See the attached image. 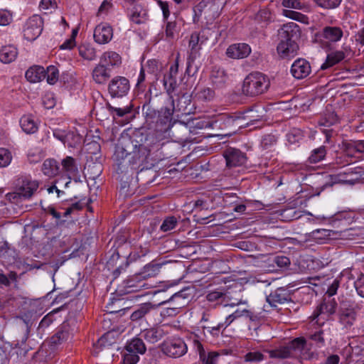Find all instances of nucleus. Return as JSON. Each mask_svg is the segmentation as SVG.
Returning <instances> with one entry per match:
<instances>
[{
	"mask_svg": "<svg viewBox=\"0 0 364 364\" xmlns=\"http://www.w3.org/2000/svg\"><path fill=\"white\" fill-rule=\"evenodd\" d=\"M164 144L156 134L135 131L129 136L123 137L115 147L114 166L121 171H142L149 162L152 151L159 150Z\"/></svg>",
	"mask_w": 364,
	"mask_h": 364,
	"instance_id": "obj_1",
	"label": "nucleus"
},
{
	"mask_svg": "<svg viewBox=\"0 0 364 364\" xmlns=\"http://www.w3.org/2000/svg\"><path fill=\"white\" fill-rule=\"evenodd\" d=\"M281 41L277 50L282 58L294 56L296 54L299 46L296 41L301 36L299 26L294 22L284 24L279 30Z\"/></svg>",
	"mask_w": 364,
	"mask_h": 364,
	"instance_id": "obj_2",
	"label": "nucleus"
},
{
	"mask_svg": "<svg viewBox=\"0 0 364 364\" xmlns=\"http://www.w3.org/2000/svg\"><path fill=\"white\" fill-rule=\"evenodd\" d=\"M242 122L238 113H222L206 122L205 127H210L216 136H230L242 128Z\"/></svg>",
	"mask_w": 364,
	"mask_h": 364,
	"instance_id": "obj_3",
	"label": "nucleus"
},
{
	"mask_svg": "<svg viewBox=\"0 0 364 364\" xmlns=\"http://www.w3.org/2000/svg\"><path fill=\"white\" fill-rule=\"evenodd\" d=\"M205 299L215 306H235L242 303L240 290L237 284L208 291Z\"/></svg>",
	"mask_w": 364,
	"mask_h": 364,
	"instance_id": "obj_4",
	"label": "nucleus"
},
{
	"mask_svg": "<svg viewBox=\"0 0 364 364\" xmlns=\"http://www.w3.org/2000/svg\"><path fill=\"white\" fill-rule=\"evenodd\" d=\"M269 86L268 76L259 72H252L245 78L242 92L246 96L255 97L266 92Z\"/></svg>",
	"mask_w": 364,
	"mask_h": 364,
	"instance_id": "obj_5",
	"label": "nucleus"
},
{
	"mask_svg": "<svg viewBox=\"0 0 364 364\" xmlns=\"http://www.w3.org/2000/svg\"><path fill=\"white\" fill-rule=\"evenodd\" d=\"M116 170L117 179L120 181L119 194L124 198L129 197L134 194L136 183L134 178V174L138 173V171L133 170L130 172H124L118 169V166H114Z\"/></svg>",
	"mask_w": 364,
	"mask_h": 364,
	"instance_id": "obj_6",
	"label": "nucleus"
},
{
	"mask_svg": "<svg viewBox=\"0 0 364 364\" xmlns=\"http://www.w3.org/2000/svg\"><path fill=\"white\" fill-rule=\"evenodd\" d=\"M187 350V345L178 337L168 338L161 344L162 352L171 358H180L186 353Z\"/></svg>",
	"mask_w": 364,
	"mask_h": 364,
	"instance_id": "obj_7",
	"label": "nucleus"
},
{
	"mask_svg": "<svg viewBox=\"0 0 364 364\" xmlns=\"http://www.w3.org/2000/svg\"><path fill=\"white\" fill-rule=\"evenodd\" d=\"M173 111L171 108H161L156 117V119L154 121L156 122V129L152 132H149V134H156L159 135V139H161V141H163V134L168 131L173 125Z\"/></svg>",
	"mask_w": 364,
	"mask_h": 364,
	"instance_id": "obj_8",
	"label": "nucleus"
},
{
	"mask_svg": "<svg viewBox=\"0 0 364 364\" xmlns=\"http://www.w3.org/2000/svg\"><path fill=\"white\" fill-rule=\"evenodd\" d=\"M43 19L38 15L30 17L25 23L23 28V37L28 41H33L43 31Z\"/></svg>",
	"mask_w": 364,
	"mask_h": 364,
	"instance_id": "obj_9",
	"label": "nucleus"
},
{
	"mask_svg": "<svg viewBox=\"0 0 364 364\" xmlns=\"http://www.w3.org/2000/svg\"><path fill=\"white\" fill-rule=\"evenodd\" d=\"M119 291L124 294L139 292L150 288V285L138 273L125 279L120 287Z\"/></svg>",
	"mask_w": 364,
	"mask_h": 364,
	"instance_id": "obj_10",
	"label": "nucleus"
},
{
	"mask_svg": "<svg viewBox=\"0 0 364 364\" xmlns=\"http://www.w3.org/2000/svg\"><path fill=\"white\" fill-rule=\"evenodd\" d=\"M108 92L112 97H122L130 90L129 81L123 76H115L109 82Z\"/></svg>",
	"mask_w": 364,
	"mask_h": 364,
	"instance_id": "obj_11",
	"label": "nucleus"
},
{
	"mask_svg": "<svg viewBox=\"0 0 364 364\" xmlns=\"http://www.w3.org/2000/svg\"><path fill=\"white\" fill-rule=\"evenodd\" d=\"M311 346V344H308L304 337L296 338L287 344L291 356L293 352H299L302 355V358L306 360H311L315 355L314 353L310 351Z\"/></svg>",
	"mask_w": 364,
	"mask_h": 364,
	"instance_id": "obj_12",
	"label": "nucleus"
},
{
	"mask_svg": "<svg viewBox=\"0 0 364 364\" xmlns=\"http://www.w3.org/2000/svg\"><path fill=\"white\" fill-rule=\"evenodd\" d=\"M69 324L63 322L58 328L56 333L50 338L43 344L42 348L48 346L53 351L63 342L66 341L70 335Z\"/></svg>",
	"mask_w": 364,
	"mask_h": 364,
	"instance_id": "obj_13",
	"label": "nucleus"
},
{
	"mask_svg": "<svg viewBox=\"0 0 364 364\" xmlns=\"http://www.w3.org/2000/svg\"><path fill=\"white\" fill-rule=\"evenodd\" d=\"M223 155L228 168L242 166L246 163L247 159L245 153L232 147L226 149Z\"/></svg>",
	"mask_w": 364,
	"mask_h": 364,
	"instance_id": "obj_14",
	"label": "nucleus"
},
{
	"mask_svg": "<svg viewBox=\"0 0 364 364\" xmlns=\"http://www.w3.org/2000/svg\"><path fill=\"white\" fill-rule=\"evenodd\" d=\"M188 289H182L180 291L176 292L173 294L168 299L164 300L165 304L168 302H176V306L167 307L166 309V313L168 316H174L176 315L179 309L186 306L188 302L189 295L186 293Z\"/></svg>",
	"mask_w": 364,
	"mask_h": 364,
	"instance_id": "obj_15",
	"label": "nucleus"
},
{
	"mask_svg": "<svg viewBox=\"0 0 364 364\" xmlns=\"http://www.w3.org/2000/svg\"><path fill=\"white\" fill-rule=\"evenodd\" d=\"M38 186L39 183L37 181L26 177L19 178L17 183V194L23 198H30Z\"/></svg>",
	"mask_w": 364,
	"mask_h": 364,
	"instance_id": "obj_16",
	"label": "nucleus"
},
{
	"mask_svg": "<svg viewBox=\"0 0 364 364\" xmlns=\"http://www.w3.org/2000/svg\"><path fill=\"white\" fill-rule=\"evenodd\" d=\"M164 304L165 301H161L158 304L146 302L138 305L130 315V319L132 321H139L150 314L151 311L156 310L159 306Z\"/></svg>",
	"mask_w": 364,
	"mask_h": 364,
	"instance_id": "obj_17",
	"label": "nucleus"
},
{
	"mask_svg": "<svg viewBox=\"0 0 364 364\" xmlns=\"http://www.w3.org/2000/svg\"><path fill=\"white\" fill-rule=\"evenodd\" d=\"M267 301L272 307H277L278 304H283L291 301L289 290L286 288L280 287L272 291L266 298Z\"/></svg>",
	"mask_w": 364,
	"mask_h": 364,
	"instance_id": "obj_18",
	"label": "nucleus"
},
{
	"mask_svg": "<svg viewBox=\"0 0 364 364\" xmlns=\"http://www.w3.org/2000/svg\"><path fill=\"white\" fill-rule=\"evenodd\" d=\"M113 36L112 28L107 23L97 25L94 31V39L98 44H106L109 43Z\"/></svg>",
	"mask_w": 364,
	"mask_h": 364,
	"instance_id": "obj_19",
	"label": "nucleus"
},
{
	"mask_svg": "<svg viewBox=\"0 0 364 364\" xmlns=\"http://www.w3.org/2000/svg\"><path fill=\"white\" fill-rule=\"evenodd\" d=\"M202 43L203 41H200V34L197 32L193 33L191 36L188 45L191 49L190 55L187 59L186 73L188 74L190 73V70L191 69L194 60L198 55V51L200 49V47H198V45Z\"/></svg>",
	"mask_w": 364,
	"mask_h": 364,
	"instance_id": "obj_20",
	"label": "nucleus"
},
{
	"mask_svg": "<svg viewBox=\"0 0 364 364\" xmlns=\"http://www.w3.org/2000/svg\"><path fill=\"white\" fill-rule=\"evenodd\" d=\"M168 334V331L164 326H155L144 329L141 333V336L150 343H155Z\"/></svg>",
	"mask_w": 364,
	"mask_h": 364,
	"instance_id": "obj_21",
	"label": "nucleus"
},
{
	"mask_svg": "<svg viewBox=\"0 0 364 364\" xmlns=\"http://www.w3.org/2000/svg\"><path fill=\"white\" fill-rule=\"evenodd\" d=\"M291 73L296 79H303L311 73L309 63L303 58H299L294 62L291 67Z\"/></svg>",
	"mask_w": 364,
	"mask_h": 364,
	"instance_id": "obj_22",
	"label": "nucleus"
},
{
	"mask_svg": "<svg viewBox=\"0 0 364 364\" xmlns=\"http://www.w3.org/2000/svg\"><path fill=\"white\" fill-rule=\"evenodd\" d=\"M262 109L259 107H253L244 112H237L242 122V128L247 127L250 125L255 124L257 122L260 121L262 118V114H260Z\"/></svg>",
	"mask_w": 364,
	"mask_h": 364,
	"instance_id": "obj_23",
	"label": "nucleus"
},
{
	"mask_svg": "<svg viewBox=\"0 0 364 364\" xmlns=\"http://www.w3.org/2000/svg\"><path fill=\"white\" fill-rule=\"evenodd\" d=\"M251 53V48L246 43H235L230 45L227 50L226 55L233 59H242L247 58Z\"/></svg>",
	"mask_w": 364,
	"mask_h": 364,
	"instance_id": "obj_24",
	"label": "nucleus"
},
{
	"mask_svg": "<svg viewBox=\"0 0 364 364\" xmlns=\"http://www.w3.org/2000/svg\"><path fill=\"white\" fill-rule=\"evenodd\" d=\"M357 317V313L353 307L341 308L338 312L340 323L346 330L350 329L354 324Z\"/></svg>",
	"mask_w": 364,
	"mask_h": 364,
	"instance_id": "obj_25",
	"label": "nucleus"
},
{
	"mask_svg": "<svg viewBox=\"0 0 364 364\" xmlns=\"http://www.w3.org/2000/svg\"><path fill=\"white\" fill-rule=\"evenodd\" d=\"M107 265L109 268H113L117 266V268L113 271V275L114 278L119 277L122 271L124 270L129 265V262L125 257H121L117 252H114L110 257L107 262Z\"/></svg>",
	"mask_w": 364,
	"mask_h": 364,
	"instance_id": "obj_26",
	"label": "nucleus"
},
{
	"mask_svg": "<svg viewBox=\"0 0 364 364\" xmlns=\"http://www.w3.org/2000/svg\"><path fill=\"white\" fill-rule=\"evenodd\" d=\"M171 105L173 111L180 112L182 114H189L192 109L191 107V97L188 94H183L178 97L176 100V105H175L176 101L171 98Z\"/></svg>",
	"mask_w": 364,
	"mask_h": 364,
	"instance_id": "obj_27",
	"label": "nucleus"
},
{
	"mask_svg": "<svg viewBox=\"0 0 364 364\" xmlns=\"http://www.w3.org/2000/svg\"><path fill=\"white\" fill-rule=\"evenodd\" d=\"M110 68L104 66L99 62L92 70L93 80L99 85H104L111 77Z\"/></svg>",
	"mask_w": 364,
	"mask_h": 364,
	"instance_id": "obj_28",
	"label": "nucleus"
},
{
	"mask_svg": "<svg viewBox=\"0 0 364 364\" xmlns=\"http://www.w3.org/2000/svg\"><path fill=\"white\" fill-rule=\"evenodd\" d=\"M100 63L104 66L110 68V70L116 67H119L122 63L121 56L114 51H106L100 58Z\"/></svg>",
	"mask_w": 364,
	"mask_h": 364,
	"instance_id": "obj_29",
	"label": "nucleus"
},
{
	"mask_svg": "<svg viewBox=\"0 0 364 364\" xmlns=\"http://www.w3.org/2000/svg\"><path fill=\"white\" fill-rule=\"evenodd\" d=\"M46 70L41 65H33L30 67L25 73L26 80L36 83L42 81L46 78Z\"/></svg>",
	"mask_w": 364,
	"mask_h": 364,
	"instance_id": "obj_30",
	"label": "nucleus"
},
{
	"mask_svg": "<svg viewBox=\"0 0 364 364\" xmlns=\"http://www.w3.org/2000/svg\"><path fill=\"white\" fill-rule=\"evenodd\" d=\"M151 93L149 90L148 92L145 94V102L142 106V111L145 114L146 121L154 122L156 117L160 111H157L151 105Z\"/></svg>",
	"mask_w": 364,
	"mask_h": 364,
	"instance_id": "obj_31",
	"label": "nucleus"
},
{
	"mask_svg": "<svg viewBox=\"0 0 364 364\" xmlns=\"http://www.w3.org/2000/svg\"><path fill=\"white\" fill-rule=\"evenodd\" d=\"M342 152L346 156L355 161L360 160L361 156L358 154L354 140H343L340 145Z\"/></svg>",
	"mask_w": 364,
	"mask_h": 364,
	"instance_id": "obj_32",
	"label": "nucleus"
},
{
	"mask_svg": "<svg viewBox=\"0 0 364 364\" xmlns=\"http://www.w3.org/2000/svg\"><path fill=\"white\" fill-rule=\"evenodd\" d=\"M210 79L215 87L221 88L226 83L227 75L223 69L214 67L211 71Z\"/></svg>",
	"mask_w": 364,
	"mask_h": 364,
	"instance_id": "obj_33",
	"label": "nucleus"
},
{
	"mask_svg": "<svg viewBox=\"0 0 364 364\" xmlns=\"http://www.w3.org/2000/svg\"><path fill=\"white\" fill-rule=\"evenodd\" d=\"M337 303L334 300L321 303L314 311L313 319H316L321 314L332 315L336 312Z\"/></svg>",
	"mask_w": 364,
	"mask_h": 364,
	"instance_id": "obj_34",
	"label": "nucleus"
},
{
	"mask_svg": "<svg viewBox=\"0 0 364 364\" xmlns=\"http://www.w3.org/2000/svg\"><path fill=\"white\" fill-rule=\"evenodd\" d=\"M18 55L17 48L9 45L0 49V60L4 63H10L15 60Z\"/></svg>",
	"mask_w": 364,
	"mask_h": 364,
	"instance_id": "obj_35",
	"label": "nucleus"
},
{
	"mask_svg": "<svg viewBox=\"0 0 364 364\" xmlns=\"http://www.w3.org/2000/svg\"><path fill=\"white\" fill-rule=\"evenodd\" d=\"M346 57V54L342 50L333 51L327 55L326 62L321 66V70H326L336 64L340 63Z\"/></svg>",
	"mask_w": 364,
	"mask_h": 364,
	"instance_id": "obj_36",
	"label": "nucleus"
},
{
	"mask_svg": "<svg viewBox=\"0 0 364 364\" xmlns=\"http://www.w3.org/2000/svg\"><path fill=\"white\" fill-rule=\"evenodd\" d=\"M41 170L45 176L53 177L59 173L60 166L56 160L47 159L44 161Z\"/></svg>",
	"mask_w": 364,
	"mask_h": 364,
	"instance_id": "obj_37",
	"label": "nucleus"
},
{
	"mask_svg": "<svg viewBox=\"0 0 364 364\" xmlns=\"http://www.w3.org/2000/svg\"><path fill=\"white\" fill-rule=\"evenodd\" d=\"M240 317L249 318L250 321L257 319V316L247 309H237L232 314L229 315L225 319V327H228L235 320Z\"/></svg>",
	"mask_w": 364,
	"mask_h": 364,
	"instance_id": "obj_38",
	"label": "nucleus"
},
{
	"mask_svg": "<svg viewBox=\"0 0 364 364\" xmlns=\"http://www.w3.org/2000/svg\"><path fill=\"white\" fill-rule=\"evenodd\" d=\"M323 37L331 42H337L343 36V31L339 27L327 26L323 28Z\"/></svg>",
	"mask_w": 364,
	"mask_h": 364,
	"instance_id": "obj_39",
	"label": "nucleus"
},
{
	"mask_svg": "<svg viewBox=\"0 0 364 364\" xmlns=\"http://www.w3.org/2000/svg\"><path fill=\"white\" fill-rule=\"evenodd\" d=\"M161 267V264L155 262H151L145 265L141 272L139 274L146 281L149 277H153L157 275Z\"/></svg>",
	"mask_w": 364,
	"mask_h": 364,
	"instance_id": "obj_40",
	"label": "nucleus"
},
{
	"mask_svg": "<svg viewBox=\"0 0 364 364\" xmlns=\"http://www.w3.org/2000/svg\"><path fill=\"white\" fill-rule=\"evenodd\" d=\"M79 55L84 60L92 61L96 59L97 52L90 44H82L78 48Z\"/></svg>",
	"mask_w": 364,
	"mask_h": 364,
	"instance_id": "obj_41",
	"label": "nucleus"
},
{
	"mask_svg": "<svg viewBox=\"0 0 364 364\" xmlns=\"http://www.w3.org/2000/svg\"><path fill=\"white\" fill-rule=\"evenodd\" d=\"M146 348L141 338H133L126 346V350L128 352H133L135 353L144 354L146 352Z\"/></svg>",
	"mask_w": 364,
	"mask_h": 364,
	"instance_id": "obj_42",
	"label": "nucleus"
},
{
	"mask_svg": "<svg viewBox=\"0 0 364 364\" xmlns=\"http://www.w3.org/2000/svg\"><path fill=\"white\" fill-rule=\"evenodd\" d=\"M20 125L23 131L27 134H33L38 129V127L33 117L28 115H24L21 118Z\"/></svg>",
	"mask_w": 364,
	"mask_h": 364,
	"instance_id": "obj_43",
	"label": "nucleus"
},
{
	"mask_svg": "<svg viewBox=\"0 0 364 364\" xmlns=\"http://www.w3.org/2000/svg\"><path fill=\"white\" fill-rule=\"evenodd\" d=\"M271 358L286 359L291 357L287 345L267 351Z\"/></svg>",
	"mask_w": 364,
	"mask_h": 364,
	"instance_id": "obj_44",
	"label": "nucleus"
},
{
	"mask_svg": "<svg viewBox=\"0 0 364 364\" xmlns=\"http://www.w3.org/2000/svg\"><path fill=\"white\" fill-rule=\"evenodd\" d=\"M63 169L70 173H75L78 171L75 159L72 156H66L61 162Z\"/></svg>",
	"mask_w": 364,
	"mask_h": 364,
	"instance_id": "obj_45",
	"label": "nucleus"
},
{
	"mask_svg": "<svg viewBox=\"0 0 364 364\" xmlns=\"http://www.w3.org/2000/svg\"><path fill=\"white\" fill-rule=\"evenodd\" d=\"M108 111L112 115L114 119L122 117L125 114L130 113L132 109V105H127L122 108L114 107L110 105H107Z\"/></svg>",
	"mask_w": 364,
	"mask_h": 364,
	"instance_id": "obj_46",
	"label": "nucleus"
},
{
	"mask_svg": "<svg viewBox=\"0 0 364 364\" xmlns=\"http://www.w3.org/2000/svg\"><path fill=\"white\" fill-rule=\"evenodd\" d=\"M53 136L61 141L64 144L68 143V146L73 147L75 146V144H71L69 142L70 139H76V142H77L80 140V136L78 135L75 136L73 133H69L67 134H65L63 132H61L60 131H55L53 133Z\"/></svg>",
	"mask_w": 364,
	"mask_h": 364,
	"instance_id": "obj_47",
	"label": "nucleus"
},
{
	"mask_svg": "<svg viewBox=\"0 0 364 364\" xmlns=\"http://www.w3.org/2000/svg\"><path fill=\"white\" fill-rule=\"evenodd\" d=\"M341 175H330L329 181H327L323 186V188L331 187L336 183H346V184H354V179L353 178H341Z\"/></svg>",
	"mask_w": 364,
	"mask_h": 364,
	"instance_id": "obj_48",
	"label": "nucleus"
},
{
	"mask_svg": "<svg viewBox=\"0 0 364 364\" xmlns=\"http://www.w3.org/2000/svg\"><path fill=\"white\" fill-rule=\"evenodd\" d=\"M326 154V147L324 146H321L312 151L311 154L309 157V161L311 164L318 163L324 159Z\"/></svg>",
	"mask_w": 364,
	"mask_h": 364,
	"instance_id": "obj_49",
	"label": "nucleus"
},
{
	"mask_svg": "<svg viewBox=\"0 0 364 364\" xmlns=\"http://www.w3.org/2000/svg\"><path fill=\"white\" fill-rule=\"evenodd\" d=\"M46 81L50 85H54L58 80L59 71L55 66L50 65L46 70Z\"/></svg>",
	"mask_w": 364,
	"mask_h": 364,
	"instance_id": "obj_50",
	"label": "nucleus"
},
{
	"mask_svg": "<svg viewBox=\"0 0 364 364\" xmlns=\"http://www.w3.org/2000/svg\"><path fill=\"white\" fill-rule=\"evenodd\" d=\"M178 224V220L175 216H168L165 218L162 224L161 225L160 230L164 232L173 230Z\"/></svg>",
	"mask_w": 364,
	"mask_h": 364,
	"instance_id": "obj_51",
	"label": "nucleus"
},
{
	"mask_svg": "<svg viewBox=\"0 0 364 364\" xmlns=\"http://www.w3.org/2000/svg\"><path fill=\"white\" fill-rule=\"evenodd\" d=\"M315 4L325 9H333L337 8L342 0H313Z\"/></svg>",
	"mask_w": 364,
	"mask_h": 364,
	"instance_id": "obj_52",
	"label": "nucleus"
},
{
	"mask_svg": "<svg viewBox=\"0 0 364 364\" xmlns=\"http://www.w3.org/2000/svg\"><path fill=\"white\" fill-rule=\"evenodd\" d=\"M281 215L284 220L290 221L299 219L301 214L292 208H287L282 210Z\"/></svg>",
	"mask_w": 364,
	"mask_h": 364,
	"instance_id": "obj_53",
	"label": "nucleus"
},
{
	"mask_svg": "<svg viewBox=\"0 0 364 364\" xmlns=\"http://www.w3.org/2000/svg\"><path fill=\"white\" fill-rule=\"evenodd\" d=\"M283 14L289 18L298 21L299 22L308 23L307 16L301 13L291 10H284Z\"/></svg>",
	"mask_w": 364,
	"mask_h": 364,
	"instance_id": "obj_54",
	"label": "nucleus"
},
{
	"mask_svg": "<svg viewBox=\"0 0 364 364\" xmlns=\"http://www.w3.org/2000/svg\"><path fill=\"white\" fill-rule=\"evenodd\" d=\"M12 156L9 150L0 148V167H6L11 161Z\"/></svg>",
	"mask_w": 364,
	"mask_h": 364,
	"instance_id": "obj_55",
	"label": "nucleus"
},
{
	"mask_svg": "<svg viewBox=\"0 0 364 364\" xmlns=\"http://www.w3.org/2000/svg\"><path fill=\"white\" fill-rule=\"evenodd\" d=\"M199 100L204 101H210L215 97V92L210 87H204L197 93Z\"/></svg>",
	"mask_w": 364,
	"mask_h": 364,
	"instance_id": "obj_56",
	"label": "nucleus"
},
{
	"mask_svg": "<svg viewBox=\"0 0 364 364\" xmlns=\"http://www.w3.org/2000/svg\"><path fill=\"white\" fill-rule=\"evenodd\" d=\"M178 31V26L176 21H167L165 29L166 36L167 38H174L175 35Z\"/></svg>",
	"mask_w": 364,
	"mask_h": 364,
	"instance_id": "obj_57",
	"label": "nucleus"
},
{
	"mask_svg": "<svg viewBox=\"0 0 364 364\" xmlns=\"http://www.w3.org/2000/svg\"><path fill=\"white\" fill-rule=\"evenodd\" d=\"M164 85L165 89L166 90L168 94H171L176 87L177 80L174 77H171L167 75H165L164 77Z\"/></svg>",
	"mask_w": 364,
	"mask_h": 364,
	"instance_id": "obj_58",
	"label": "nucleus"
},
{
	"mask_svg": "<svg viewBox=\"0 0 364 364\" xmlns=\"http://www.w3.org/2000/svg\"><path fill=\"white\" fill-rule=\"evenodd\" d=\"M264 358V355L259 351L249 352L244 356L245 360L250 363L262 361Z\"/></svg>",
	"mask_w": 364,
	"mask_h": 364,
	"instance_id": "obj_59",
	"label": "nucleus"
},
{
	"mask_svg": "<svg viewBox=\"0 0 364 364\" xmlns=\"http://www.w3.org/2000/svg\"><path fill=\"white\" fill-rule=\"evenodd\" d=\"M309 339L314 341L318 348H321L325 345V339L323 337V331H318L313 334L309 335Z\"/></svg>",
	"mask_w": 364,
	"mask_h": 364,
	"instance_id": "obj_60",
	"label": "nucleus"
},
{
	"mask_svg": "<svg viewBox=\"0 0 364 364\" xmlns=\"http://www.w3.org/2000/svg\"><path fill=\"white\" fill-rule=\"evenodd\" d=\"M346 176H347L349 178L354 179V181L358 180L359 178L362 176V168L360 167H355V168H348L346 171H343Z\"/></svg>",
	"mask_w": 364,
	"mask_h": 364,
	"instance_id": "obj_61",
	"label": "nucleus"
},
{
	"mask_svg": "<svg viewBox=\"0 0 364 364\" xmlns=\"http://www.w3.org/2000/svg\"><path fill=\"white\" fill-rule=\"evenodd\" d=\"M282 4L284 7L294 9H302L304 7V3L301 0H282Z\"/></svg>",
	"mask_w": 364,
	"mask_h": 364,
	"instance_id": "obj_62",
	"label": "nucleus"
},
{
	"mask_svg": "<svg viewBox=\"0 0 364 364\" xmlns=\"http://www.w3.org/2000/svg\"><path fill=\"white\" fill-rule=\"evenodd\" d=\"M139 360V355L133 352H128L124 353L123 357V364H136Z\"/></svg>",
	"mask_w": 364,
	"mask_h": 364,
	"instance_id": "obj_63",
	"label": "nucleus"
},
{
	"mask_svg": "<svg viewBox=\"0 0 364 364\" xmlns=\"http://www.w3.org/2000/svg\"><path fill=\"white\" fill-rule=\"evenodd\" d=\"M355 288L358 294L364 298V274H361L360 277L358 278L354 282Z\"/></svg>",
	"mask_w": 364,
	"mask_h": 364,
	"instance_id": "obj_64",
	"label": "nucleus"
}]
</instances>
